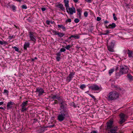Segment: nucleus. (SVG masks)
Returning a JSON list of instances; mask_svg holds the SVG:
<instances>
[{
	"instance_id": "nucleus-1",
	"label": "nucleus",
	"mask_w": 133,
	"mask_h": 133,
	"mask_svg": "<svg viewBox=\"0 0 133 133\" xmlns=\"http://www.w3.org/2000/svg\"><path fill=\"white\" fill-rule=\"evenodd\" d=\"M60 112L57 116V119L59 122H61L64 120L65 118L69 117V111L60 110Z\"/></svg>"
},
{
	"instance_id": "nucleus-2",
	"label": "nucleus",
	"mask_w": 133,
	"mask_h": 133,
	"mask_svg": "<svg viewBox=\"0 0 133 133\" xmlns=\"http://www.w3.org/2000/svg\"><path fill=\"white\" fill-rule=\"evenodd\" d=\"M59 100L58 103L60 107L59 110L69 111L67 107V102L65 100L62 98Z\"/></svg>"
},
{
	"instance_id": "nucleus-3",
	"label": "nucleus",
	"mask_w": 133,
	"mask_h": 133,
	"mask_svg": "<svg viewBox=\"0 0 133 133\" xmlns=\"http://www.w3.org/2000/svg\"><path fill=\"white\" fill-rule=\"evenodd\" d=\"M119 94L116 91H114L110 92L108 95V99L109 101L115 100L118 98Z\"/></svg>"
},
{
	"instance_id": "nucleus-4",
	"label": "nucleus",
	"mask_w": 133,
	"mask_h": 133,
	"mask_svg": "<svg viewBox=\"0 0 133 133\" xmlns=\"http://www.w3.org/2000/svg\"><path fill=\"white\" fill-rule=\"evenodd\" d=\"M120 71L118 72H116V74L117 76H119L123 74H125L128 71L129 68L126 66H121Z\"/></svg>"
},
{
	"instance_id": "nucleus-5",
	"label": "nucleus",
	"mask_w": 133,
	"mask_h": 133,
	"mask_svg": "<svg viewBox=\"0 0 133 133\" xmlns=\"http://www.w3.org/2000/svg\"><path fill=\"white\" fill-rule=\"evenodd\" d=\"M29 34L30 40L33 42L34 43H36V33L32 31H30L29 32Z\"/></svg>"
},
{
	"instance_id": "nucleus-6",
	"label": "nucleus",
	"mask_w": 133,
	"mask_h": 133,
	"mask_svg": "<svg viewBox=\"0 0 133 133\" xmlns=\"http://www.w3.org/2000/svg\"><path fill=\"white\" fill-rule=\"evenodd\" d=\"M119 116L120 119L119 123V124H122L125 121L126 115L123 113H121L119 115Z\"/></svg>"
},
{
	"instance_id": "nucleus-7",
	"label": "nucleus",
	"mask_w": 133,
	"mask_h": 133,
	"mask_svg": "<svg viewBox=\"0 0 133 133\" xmlns=\"http://www.w3.org/2000/svg\"><path fill=\"white\" fill-rule=\"evenodd\" d=\"M115 43V41H112L111 42L109 45L108 46V50L110 52H113L114 51V46Z\"/></svg>"
},
{
	"instance_id": "nucleus-8",
	"label": "nucleus",
	"mask_w": 133,
	"mask_h": 133,
	"mask_svg": "<svg viewBox=\"0 0 133 133\" xmlns=\"http://www.w3.org/2000/svg\"><path fill=\"white\" fill-rule=\"evenodd\" d=\"M67 12L69 14H70V15L73 14L74 13H76V10L75 8L74 7H72L71 8L68 7L66 8Z\"/></svg>"
},
{
	"instance_id": "nucleus-9",
	"label": "nucleus",
	"mask_w": 133,
	"mask_h": 133,
	"mask_svg": "<svg viewBox=\"0 0 133 133\" xmlns=\"http://www.w3.org/2000/svg\"><path fill=\"white\" fill-rule=\"evenodd\" d=\"M36 92L38 93V96H40L44 93V90L42 88L38 87L36 89Z\"/></svg>"
},
{
	"instance_id": "nucleus-10",
	"label": "nucleus",
	"mask_w": 133,
	"mask_h": 133,
	"mask_svg": "<svg viewBox=\"0 0 133 133\" xmlns=\"http://www.w3.org/2000/svg\"><path fill=\"white\" fill-rule=\"evenodd\" d=\"M75 73L74 72H70L66 79V81L68 82H70L74 76L75 75Z\"/></svg>"
},
{
	"instance_id": "nucleus-11",
	"label": "nucleus",
	"mask_w": 133,
	"mask_h": 133,
	"mask_svg": "<svg viewBox=\"0 0 133 133\" xmlns=\"http://www.w3.org/2000/svg\"><path fill=\"white\" fill-rule=\"evenodd\" d=\"M89 88H91L93 90H97L99 89V87L97 85H93L89 87Z\"/></svg>"
},
{
	"instance_id": "nucleus-12",
	"label": "nucleus",
	"mask_w": 133,
	"mask_h": 133,
	"mask_svg": "<svg viewBox=\"0 0 133 133\" xmlns=\"http://www.w3.org/2000/svg\"><path fill=\"white\" fill-rule=\"evenodd\" d=\"M15 104L14 102H12L11 101L8 102L6 106L7 109H11L13 107L12 106L15 105Z\"/></svg>"
},
{
	"instance_id": "nucleus-13",
	"label": "nucleus",
	"mask_w": 133,
	"mask_h": 133,
	"mask_svg": "<svg viewBox=\"0 0 133 133\" xmlns=\"http://www.w3.org/2000/svg\"><path fill=\"white\" fill-rule=\"evenodd\" d=\"M53 32L55 34V35H58V36L60 38H61L63 37L64 35V33L59 32L58 31H53Z\"/></svg>"
},
{
	"instance_id": "nucleus-14",
	"label": "nucleus",
	"mask_w": 133,
	"mask_h": 133,
	"mask_svg": "<svg viewBox=\"0 0 133 133\" xmlns=\"http://www.w3.org/2000/svg\"><path fill=\"white\" fill-rule=\"evenodd\" d=\"M113 122L112 120H110L109 122L107 123V128L108 129L112 128Z\"/></svg>"
},
{
	"instance_id": "nucleus-15",
	"label": "nucleus",
	"mask_w": 133,
	"mask_h": 133,
	"mask_svg": "<svg viewBox=\"0 0 133 133\" xmlns=\"http://www.w3.org/2000/svg\"><path fill=\"white\" fill-rule=\"evenodd\" d=\"M117 127H115L114 128H112L110 129V131L108 132V133H117Z\"/></svg>"
},
{
	"instance_id": "nucleus-16",
	"label": "nucleus",
	"mask_w": 133,
	"mask_h": 133,
	"mask_svg": "<svg viewBox=\"0 0 133 133\" xmlns=\"http://www.w3.org/2000/svg\"><path fill=\"white\" fill-rule=\"evenodd\" d=\"M51 98L52 99H57L58 101L62 97L61 96H58L57 94L55 95H51Z\"/></svg>"
},
{
	"instance_id": "nucleus-17",
	"label": "nucleus",
	"mask_w": 133,
	"mask_h": 133,
	"mask_svg": "<svg viewBox=\"0 0 133 133\" xmlns=\"http://www.w3.org/2000/svg\"><path fill=\"white\" fill-rule=\"evenodd\" d=\"M56 7L64 11L65 10V8L63 5L61 3H59L58 4L56 5Z\"/></svg>"
},
{
	"instance_id": "nucleus-18",
	"label": "nucleus",
	"mask_w": 133,
	"mask_h": 133,
	"mask_svg": "<svg viewBox=\"0 0 133 133\" xmlns=\"http://www.w3.org/2000/svg\"><path fill=\"white\" fill-rule=\"evenodd\" d=\"M127 54L128 55V56L129 58L133 57V53L132 51L128 49V50Z\"/></svg>"
},
{
	"instance_id": "nucleus-19",
	"label": "nucleus",
	"mask_w": 133,
	"mask_h": 133,
	"mask_svg": "<svg viewBox=\"0 0 133 133\" xmlns=\"http://www.w3.org/2000/svg\"><path fill=\"white\" fill-rule=\"evenodd\" d=\"M30 44L29 42H25L24 43V50H27V48L29 47Z\"/></svg>"
},
{
	"instance_id": "nucleus-20",
	"label": "nucleus",
	"mask_w": 133,
	"mask_h": 133,
	"mask_svg": "<svg viewBox=\"0 0 133 133\" xmlns=\"http://www.w3.org/2000/svg\"><path fill=\"white\" fill-rule=\"evenodd\" d=\"M57 26L58 28H61L63 31H65L66 30V28L63 24H58Z\"/></svg>"
},
{
	"instance_id": "nucleus-21",
	"label": "nucleus",
	"mask_w": 133,
	"mask_h": 133,
	"mask_svg": "<svg viewBox=\"0 0 133 133\" xmlns=\"http://www.w3.org/2000/svg\"><path fill=\"white\" fill-rule=\"evenodd\" d=\"M9 8L12 9L15 12L16 11V7L14 5L12 4L10 5H9Z\"/></svg>"
},
{
	"instance_id": "nucleus-22",
	"label": "nucleus",
	"mask_w": 133,
	"mask_h": 133,
	"mask_svg": "<svg viewBox=\"0 0 133 133\" xmlns=\"http://www.w3.org/2000/svg\"><path fill=\"white\" fill-rule=\"evenodd\" d=\"M127 77L128 79L129 82L133 80V78L132 76L130 74H128L127 76Z\"/></svg>"
},
{
	"instance_id": "nucleus-23",
	"label": "nucleus",
	"mask_w": 133,
	"mask_h": 133,
	"mask_svg": "<svg viewBox=\"0 0 133 133\" xmlns=\"http://www.w3.org/2000/svg\"><path fill=\"white\" fill-rule=\"evenodd\" d=\"M28 101H24L22 103V105H21V106L25 107L26 106H27L28 105Z\"/></svg>"
},
{
	"instance_id": "nucleus-24",
	"label": "nucleus",
	"mask_w": 133,
	"mask_h": 133,
	"mask_svg": "<svg viewBox=\"0 0 133 133\" xmlns=\"http://www.w3.org/2000/svg\"><path fill=\"white\" fill-rule=\"evenodd\" d=\"M64 2L65 3V6L66 8H67L69 7L68 4L69 1L68 0H64Z\"/></svg>"
},
{
	"instance_id": "nucleus-25",
	"label": "nucleus",
	"mask_w": 133,
	"mask_h": 133,
	"mask_svg": "<svg viewBox=\"0 0 133 133\" xmlns=\"http://www.w3.org/2000/svg\"><path fill=\"white\" fill-rule=\"evenodd\" d=\"M116 26L115 24L114 23H112L111 24H110L109 25V28L110 29H113Z\"/></svg>"
},
{
	"instance_id": "nucleus-26",
	"label": "nucleus",
	"mask_w": 133,
	"mask_h": 133,
	"mask_svg": "<svg viewBox=\"0 0 133 133\" xmlns=\"http://www.w3.org/2000/svg\"><path fill=\"white\" fill-rule=\"evenodd\" d=\"M115 69L114 68H111L109 70V75L110 76L111 74L114 71Z\"/></svg>"
},
{
	"instance_id": "nucleus-27",
	"label": "nucleus",
	"mask_w": 133,
	"mask_h": 133,
	"mask_svg": "<svg viewBox=\"0 0 133 133\" xmlns=\"http://www.w3.org/2000/svg\"><path fill=\"white\" fill-rule=\"evenodd\" d=\"M22 108V109L21 110V112H24L26 111L28 109V108L26 107H21Z\"/></svg>"
},
{
	"instance_id": "nucleus-28",
	"label": "nucleus",
	"mask_w": 133,
	"mask_h": 133,
	"mask_svg": "<svg viewBox=\"0 0 133 133\" xmlns=\"http://www.w3.org/2000/svg\"><path fill=\"white\" fill-rule=\"evenodd\" d=\"M86 86L84 84H82L81 85L79 88H80L82 90H84V89L86 88Z\"/></svg>"
},
{
	"instance_id": "nucleus-29",
	"label": "nucleus",
	"mask_w": 133,
	"mask_h": 133,
	"mask_svg": "<svg viewBox=\"0 0 133 133\" xmlns=\"http://www.w3.org/2000/svg\"><path fill=\"white\" fill-rule=\"evenodd\" d=\"M71 37L72 38H74L75 39H79V38L80 36L77 35H71Z\"/></svg>"
},
{
	"instance_id": "nucleus-30",
	"label": "nucleus",
	"mask_w": 133,
	"mask_h": 133,
	"mask_svg": "<svg viewBox=\"0 0 133 133\" xmlns=\"http://www.w3.org/2000/svg\"><path fill=\"white\" fill-rule=\"evenodd\" d=\"M44 131V129L43 128H41L39 129L38 131V133H42Z\"/></svg>"
},
{
	"instance_id": "nucleus-31",
	"label": "nucleus",
	"mask_w": 133,
	"mask_h": 133,
	"mask_svg": "<svg viewBox=\"0 0 133 133\" xmlns=\"http://www.w3.org/2000/svg\"><path fill=\"white\" fill-rule=\"evenodd\" d=\"M110 33L109 31L107 30L104 31V32L103 34V35H108Z\"/></svg>"
},
{
	"instance_id": "nucleus-32",
	"label": "nucleus",
	"mask_w": 133,
	"mask_h": 133,
	"mask_svg": "<svg viewBox=\"0 0 133 133\" xmlns=\"http://www.w3.org/2000/svg\"><path fill=\"white\" fill-rule=\"evenodd\" d=\"M71 46L69 45H66L65 47V48L68 50H69L70 48L71 47Z\"/></svg>"
},
{
	"instance_id": "nucleus-33",
	"label": "nucleus",
	"mask_w": 133,
	"mask_h": 133,
	"mask_svg": "<svg viewBox=\"0 0 133 133\" xmlns=\"http://www.w3.org/2000/svg\"><path fill=\"white\" fill-rule=\"evenodd\" d=\"M12 48L14 49L15 50V51L17 52H18L19 51V50L18 48L16 47L15 46L12 47Z\"/></svg>"
},
{
	"instance_id": "nucleus-34",
	"label": "nucleus",
	"mask_w": 133,
	"mask_h": 133,
	"mask_svg": "<svg viewBox=\"0 0 133 133\" xmlns=\"http://www.w3.org/2000/svg\"><path fill=\"white\" fill-rule=\"evenodd\" d=\"M56 55L57 56L56 57H60L61 55V53L59 51L57 53Z\"/></svg>"
},
{
	"instance_id": "nucleus-35",
	"label": "nucleus",
	"mask_w": 133,
	"mask_h": 133,
	"mask_svg": "<svg viewBox=\"0 0 133 133\" xmlns=\"http://www.w3.org/2000/svg\"><path fill=\"white\" fill-rule=\"evenodd\" d=\"M7 44V42H6L4 41L3 42L0 41V44L1 45H3L4 44Z\"/></svg>"
},
{
	"instance_id": "nucleus-36",
	"label": "nucleus",
	"mask_w": 133,
	"mask_h": 133,
	"mask_svg": "<svg viewBox=\"0 0 133 133\" xmlns=\"http://www.w3.org/2000/svg\"><path fill=\"white\" fill-rule=\"evenodd\" d=\"M22 8V9H26L27 8V7L25 5H23L21 6Z\"/></svg>"
},
{
	"instance_id": "nucleus-37",
	"label": "nucleus",
	"mask_w": 133,
	"mask_h": 133,
	"mask_svg": "<svg viewBox=\"0 0 133 133\" xmlns=\"http://www.w3.org/2000/svg\"><path fill=\"white\" fill-rule=\"evenodd\" d=\"M82 9L81 8H77V11L78 12V13H79V12H82Z\"/></svg>"
},
{
	"instance_id": "nucleus-38",
	"label": "nucleus",
	"mask_w": 133,
	"mask_h": 133,
	"mask_svg": "<svg viewBox=\"0 0 133 133\" xmlns=\"http://www.w3.org/2000/svg\"><path fill=\"white\" fill-rule=\"evenodd\" d=\"M114 19L115 21H116L117 19V18L115 16V13L113 14Z\"/></svg>"
},
{
	"instance_id": "nucleus-39",
	"label": "nucleus",
	"mask_w": 133,
	"mask_h": 133,
	"mask_svg": "<svg viewBox=\"0 0 133 133\" xmlns=\"http://www.w3.org/2000/svg\"><path fill=\"white\" fill-rule=\"evenodd\" d=\"M66 51V49L64 48H62L60 50V52L61 53L62 52H64Z\"/></svg>"
},
{
	"instance_id": "nucleus-40",
	"label": "nucleus",
	"mask_w": 133,
	"mask_h": 133,
	"mask_svg": "<svg viewBox=\"0 0 133 133\" xmlns=\"http://www.w3.org/2000/svg\"><path fill=\"white\" fill-rule=\"evenodd\" d=\"M74 22L76 23H78L79 21V20L78 18H76L74 20Z\"/></svg>"
},
{
	"instance_id": "nucleus-41",
	"label": "nucleus",
	"mask_w": 133,
	"mask_h": 133,
	"mask_svg": "<svg viewBox=\"0 0 133 133\" xmlns=\"http://www.w3.org/2000/svg\"><path fill=\"white\" fill-rule=\"evenodd\" d=\"M84 16L85 17H87L88 15V13L87 12V11L85 12L84 13Z\"/></svg>"
},
{
	"instance_id": "nucleus-42",
	"label": "nucleus",
	"mask_w": 133,
	"mask_h": 133,
	"mask_svg": "<svg viewBox=\"0 0 133 133\" xmlns=\"http://www.w3.org/2000/svg\"><path fill=\"white\" fill-rule=\"evenodd\" d=\"M81 13L82 12H79V13H77V14L79 18H81Z\"/></svg>"
},
{
	"instance_id": "nucleus-43",
	"label": "nucleus",
	"mask_w": 133,
	"mask_h": 133,
	"mask_svg": "<svg viewBox=\"0 0 133 133\" xmlns=\"http://www.w3.org/2000/svg\"><path fill=\"white\" fill-rule=\"evenodd\" d=\"M89 95L94 100H96V98H95V97L93 95L91 94H89Z\"/></svg>"
},
{
	"instance_id": "nucleus-44",
	"label": "nucleus",
	"mask_w": 133,
	"mask_h": 133,
	"mask_svg": "<svg viewBox=\"0 0 133 133\" xmlns=\"http://www.w3.org/2000/svg\"><path fill=\"white\" fill-rule=\"evenodd\" d=\"M61 58L60 57H56V60L58 61H60Z\"/></svg>"
},
{
	"instance_id": "nucleus-45",
	"label": "nucleus",
	"mask_w": 133,
	"mask_h": 133,
	"mask_svg": "<svg viewBox=\"0 0 133 133\" xmlns=\"http://www.w3.org/2000/svg\"><path fill=\"white\" fill-rule=\"evenodd\" d=\"M9 92V91L8 90H6L4 89V93H5L7 94H8Z\"/></svg>"
},
{
	"instance_id": "nucleus-46",
	"label": "nucleus",
	"mask_w": 133,
	"mask_h": 133,
	"mask_svg": "<svg viewBox=\"0 0 133 133\" xmlns=\"http://www.w3.org/2000/svg\"><path fill=\"white\" fill-rule=\"evenodd\" d=\"M71 22V20L70 19H68L66 21V22L70 23Z\"/></svg>"
},
{
	"instance_id": "nucleus-47",
	"label": "nucleus",
	"mask_w": 133,
	"mask_h": 133,
	"mask_svg": "<svg viewBox=\"0 0 133 133\" xmlns=\"http://www.w3.org/2000/svg\"><path fill=\"white\" fill-rule=\"evenodd\" d=\"M101 18L99 17H97V21H98L101 20Z\"/></svg>"
},
{
	"instance_id": "nucleus-48",
	"label": "nucleus",
	"mask_w": 133,
	"mask_h": 133,
	"mask_svg": "<svg viewBox=\"0 0 133 133\" xmlns=\"http://www.w3.org/2000/svg\"><path fill=\"white\" fill-rule=\"evenodd\" d=\"M50 21L49 20H47L46 21V23L48 25H49L50 24Z\"/></svg>"
},
{
	"instance_id": "nucleus-49",
	"label": "nucleus",
	"mask_w": 133,
	"mask_h": 133,
	"mask_svg": "<svg viewBox=\"0 0 133 133\" xmlns=\"http://www.w3.org/2000/svg\"><path fill=\"white\" fill-rule=\"evenodd\" d=\"M72 105L74 108H76L77 107V105H75V103H73Z\"/></svg>"
},
{
	"instance_id": "nucleus-50",
	"label": "nucleus",
	"mask_w": 133,
	"mask_h": 133,
	"mask_svg": "<svg viewBox=\"0 0 133 133\" xmlns=\"http://www.w3.org/2000/svg\"><path fill=\"white\" fill-rule=\"evenodd\" d=\"M13 37H14V35H12V36H10L9 37V39H12V38Z\"/></svg>"
},
{
	"instance_id": "nucleus-51",
	"label": "nucleus",
	"mask_w": 133,
	"mask_h": 133,
	"mask_svg": "<svg viewBox=\"0 0 133 133\" xmlns=\"http://www.w3.org/2000/svg\"><path fill=\"white\" fill-rule=\"evenodd\" d=\"M41 10L42 11H44L46 10V9L45 8H41Z\"/></svg>"
},
{
	"instance_id": "nucleus-52",
	"label": "nucleus",
	"mask_w": 133,
	"mask_h": 133,
	"mask_svg": "<svg viewBox=\"0 0 133 133\" xmlns=\"http://www.w3.org/2000/svg\"><path fill=\"white\" fill-rule=\"evenodd\" d=\"M86 2L89 3H90L91 2V0H85Z\"/></svg>"
},
{
	"instance_id": "nucleus-53",
	"label": "nucleus",
	"mask_w": 133,
	"mask_h": 133,
	"mask_svg": "<svg viewBox=\"0 0 133 133\" xmlns=\"http://www.w3.org/2000/svg\"><path fill=\"white\" fill-rule=\"evenodd\" d=\"M109 22H108V21L107 20H105V21L104 22V23L105 24H107Z\"/></svg>"
},
{
	"instance_id": "nucleus-54",
	"label": "nucleus",
	"mask_w": 133,
	"mask_h": 133,
	"mask_svg": "<svg viewBox=\"0 0 133 133\" xmlns=\"http://www.w3.org/2000/svg\"><path fill=\"white\" fill-rule=\"evenodd\" d=\"M91 133H97V132L95 131H92L91 132Z\"/></svg>"
},
{
	"instance_id": "nucleus-55",
	"label": "nucleus",
	"mask_w": 133,
	"mask_h": 133,
	"mask_svg": "<svg viewBox=\"0 0 133 133\" xmlns=\"http://www.w3.org/2000/svg\"><path fill=\"white\" fill-rule=\"evenodd\" d=\"M65 41L66 42H68L69 43L70 42V41H69V39H67L65 40Z\"/></svg>"
},
{
	"instance_id": "nucleus-56",
	"label": "nucleus",
	"mask_w": 133,
	"mask_h": 133,
	"mask_svg": "<svg viewBox=\"0 0 133 133\" xmlns=\"http://www.w3.org/2000/svg\"><path fill=\"white\" fill-rule=\"evenodd\" d=\"M75 2V3H77L78 1V0H73Z\"/></svg>"
},
{
	"instance_id": "nucleus-57",
	"label": "nucleus",
	"mask_w": 133,
	"mask_h": 133,
	"mask_svg": "<svg viewBox=\"0 0 133 133\" xmlns=\"http://www.w3.org/2000/svg\"><path fill=\"white\" fill-rule=\"evenodd\" d=\"M55 102L54 103V104H56L57 103V101L56 100H55Z\"/></svg>"
},
{
	"instance_id": "nucleus-58",
	"label": "nucleus",
	"mask_w": 133,
	"mask_h": 133,
	"mask_svg": "<svg viewBox=\"0 0 133 133\" xmlns=\"http://www.w3.org/2000/svg\"><path fill=\"white\" fill-rule=\"evenodd\" d=\"M4 103V102H0V105H2Z\"/></svg>"
},
{
	"instance_id": "nucleus-59",
	"label": "nucleus",
	"mask_w": 133,
	"mask_h": 133,
	"mask_svg": "<svg viewBox=\"0 0 133 133\" xmlns=\"http://www.w3.org/2000/svg\"><path fill=\"white\" fill-rule=\"evenodd\" d=\"M118 70V67H117L115 69L116 72L117 71V70Z\"/></svg>"
},
{
	"instance_id": "nucleus-60",
	"label": "nucleus",
	"mask_w": 133,
	"mask_h": 133,
	"mask_svg": "<svg viewBox=\"0 0 133 133\" xmlns=\"http://www.w3.org/2000/svg\"><path fill=\"white\" fill-rule=\"evenodd\" d=\"M14 26L16 27L17 29H19V28L17 26H16L15 25H14Z\"/></svg>"
},
{
	"instance_id": "nucleus-61",
	"label": "nucleus",
	"mask_w": 133,
	"mask_h": 133,
	"mask_svg": "<svg viewBox=\"0 0 133 133\" xmlns=\"http://www.w3.org/2000/svg\"><path fill=\"white\" fill-rule=\"evenodd\" d=\"M72 37H71V36L70 37H69V38H68V39H71V38Z\"/></svg>"
},
{
	"instance_id": "nucleus-62",
	"label": "nucleus",
	"mask_w": 133,
	"mask_h": 133,
	"mask_svg": "<svg viewBox=\"0 0 133 133\" xmlns=\"http://www.w3.org/2000/svg\"><path fill=\"white\" fill-rule=\"evenodd\" d=\"M0 109H3V110H4V108H3V107H0Z\"/></svg>"
},
{
	"instance_id": "nucleus-63",
	"label": "nucleus",
	"mask_w": 133,
	"mask_h": 133,
	"mask_svg": "<svg viewBox=\"0 0 133 133\" xmlns=\"http://www.w3.org/2000/svg\"><path fill=\"white\" fill-rule=\"evenodd\" d=\"M37 59V57H35L34 58V59Z\"/></svg>"
},
{
	"instance_id": "nucleus-64",
	"label": "nucleus",
	"mask_w": 133,
	"mask_h": 133,
	"mask_svg": "<svg viewBox=\"0 0 133 133\" xmlns=\"http://www.w3.org/2000/svg\"><path fill=\"white\" fill-rule=\"evenodd\" d=\"M106 27L107 28H109V25L108 26H106Z\"/></svg>"
}]
</instances>
